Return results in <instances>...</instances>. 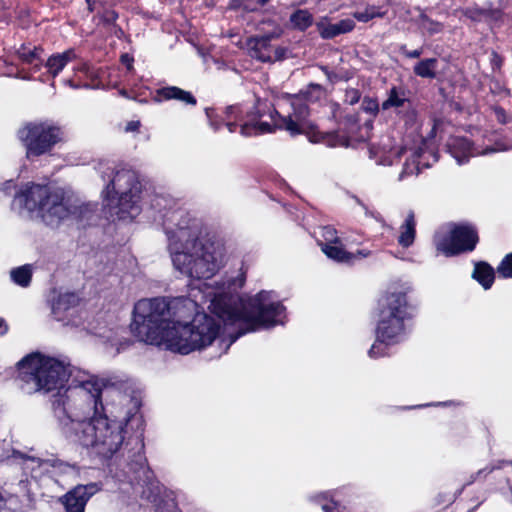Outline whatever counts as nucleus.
<instances>
[{
    "mask_svg": "<svg viewBox=\"0 0 512 512\" xmlns=\"http://www.w3.org/2000/svg\"><path fill=\"white\" fill-rule=\"evenodd\" d=\"M245 280V273L239 271L214 284H203L199 292L218 320L196 313L189 321L196 309L191 299H141L134 305L131 333L141 342L164 345L180 354L210 346L211 358L220 357L240 336L282 324L285 318V308L272 291L248 299L235 297Z\"/></svg>",
    "mask_w": 512,
    "mask_h": 512,
    "instance_id": "nucleus-1",
    "label": "nucleus"
},
{
    "mask_svg": "<svg viewBox=\"0 0 512 512\" xmlns=\"http://www.w3.org/2000/svg\"><path fill=\"white\" fill-rule=\"evenodd\" d=\"M19 377L33 383L35 390L59 389L70 378L64 394L53 400L55 416L63 435L73 443L90 448L98 455L110 457L124 442L127 420L102 415L101 394L107 381L86 371H70L62 362L40 353H32L18 362Z\"/></svg>",
    "mask_w": 512,
    "mask_h": 512,
    "instance_id": "nucleus-2",
    "label": "nucleus"
},
{
    "mask_svg": "<svg viewBox=\"0 0 512 512\" xmlns=\"http://www.w3.org/2000/svg\"><path fill=\"white\" fill-rule=\"evenodd\" d=\"M174 227L167 228L168 253L172 265L190 279H209L224 265L225 251L219 242L204 240L199 221L182 210L169 216Z\"/></svg>",
    "mask_w": 512,
    "mask_h": 512,
    "instance_id": "nucleus-3",
    "label": "nucleus"
},
{
    "mask_svg": "<svg viewBox=\"0 0 512 512\" xmlns=\"http://www.w3.org/2000/svg\"><path fill=\"white\" fill-rule=\"evenodd\" d=\"M292 112L281 116L278 111L271 109L267 101L257 99L255 111L241 105H232L226 108L225 125L230 133L240 127V134L245 137L271 133L275 128L297 135L314 130V125L308 121L309 110L307 104L300 98L290 100Z\"/></svg>",
    "mask_w": 512,
    "mask_h": 512,
    "instance_id": "nucleus-4",
    "label": "nucleus"
},
{
    "mask_svg": "<svg viewBox=\"0 0 512 512\" xmlns=\"http://www.w3.org/2000/svg\"><path fill=\"white\" fill-rule=\"evenodd\" d=\"M12 209L21 215L37 217L50 227H58L81 214V207L64 189L36 183H26L20 188Z\"/></svg>",
    "mask_w": 512,
    "mask_h": 512,
    "instance_id": "nucleus-5",
    "label": "nucleus"
},
{
    "mask_svg": "<svg viewBox=\"0 0 512 512\" xmlns=\"http://www.w3.org/2000/svg\"><path fill=\"white\" fill-rule=\"evenodd\" d=\"M102 178L108 179L103 190L104 206L112 217L132 220L141 211V183L135 171L107 167Z\"/></svg>",
    "mask_w": 512,
    "mask_h": 512,
    "instance_id": "nucleus-6",
    "label": "nucleus"
},
{
    "mask_svg": "<svg viewBox=\"0 0 512 512\" xmlns=\"http://www.w3.org/2000/svg\"><path fill=\"white\" fill-rule=\"evenodd\" d=\"M407 317L408 304L405 293L392 292L380 300L376 341L368 351L370 358L384 356L387 346L396 344L403 338L404 321Z\"/></svg>",
    "mask_w": 512,
    "mask_h": 512,
    "instance_id": "nucleus-7",
    "label": "nucleus"
},
{
    "mask_svg": "<svg viewBox=\"0 0 512 512\" xmlns=\"http://www.w3.org/2000/svg\"><path fill=\"white\" fill-rule=\"evenodd\" d=\"M61 136L60 128L48 122L28 123L18 131L28 158L49 152Z\"/></svg>",
    "mask_w": 512,
    "mask_h": 512,
    "instance_id": "nucleus-8",
    "label": "nucleus"
},
{
    "mask_svg": "<svg viewBox=\"0 0 512 512\" xmlns=\"http://www.w3.org/2000/svg\"><path fill=\"white\" fill-rule=\"evenodd\" d=\"M434 242L438 252L450 257L472 251L478 242V236L472 226L456 225L448 235L437 234Z\"/></svg>",
    "mask_w": 512,
    "mask_h": 512,
    "instance_id": "nucleus-9",
    "label": "nucleus"
},
{
    "mask_svg": "<svg viewBox=\"0 0 512 512\" xmlns=\"http://www.w3.org/2000/svg\"><path fill=\"white\" fill-rule=\"evenodd\" d=\"M448 148L451 155L455 158L458 164L465 163L469 157L487 155L494 152L505 151L507 146L502 143H495V145H487L485 148L482 146H473L467 138L455 137L448 143Z\"/></svg>",
    "mask_w": 512,
    "mask_h": 512,
    "instance_id": "nucleus-10",
    "label": "nucleus"
},
{
    "mask_svg": "<svg viewBox=\"0 0 512 512\" xmlns=\"http://www.w3.org/2000/svg\"><path fill=\"white\" fill-rule=\"evenodd\" d=\"M271 36L249 39L247 46L252 58L261 62H274L285 57L286 49L271 44Z\"/></svg>",
    "mask_w": 512,
    "mask_h": 512,
    "instance_id": "nucleus-11",
    "label": "nucleus"
},
{
    "mask_svg": "<svg viewBox=\"0 0 512 512\" xmlns=\"http://www.w3.org/2000/svg\"><path fill=\"white\" fill-rule=\"evenodd\" d=\"M99 489L96 483L76 486L63 497L66 512H84L88 500Z\"/></svg>",
    "mask_w": 512,
    "mask_h": 512,
    "instance_id": "nucleus-12",
    "label": "nucleus"
},
{
    "mask_svg": "<svg viewBox=\"0 0 512 512\" xmlns=\"http://www.w3.org/2000/svg\"><path fill=\"white\" fill-rule=\"evenodd\" d=\"M402 156H405V162L403 163L402 171L398 177L400 181L410 175H417L422 168L429 167L428 162L421 160V158L424 157V152L421 148L414 151L404 148L395 154L396 159H399Z\"/></svg>",
    "mask_w": 512,
    "mask_h": 512,
    "instance_id": "nucleus-13",
    "label": "nucleus"
},
{
    "mask_svg": "<svg viewBox=\"0 0 512 512\" xmlns=\"http://www.w3.org/2000/svg\"><path fill=\"white\" fill-rule=\"evenodd\" d=\"M320 246L328 258L340 263H354L370 255V251L366 249L357 250L356 253L348 252L343 247L342 241L338 244H320Z\"/></svg>",
    "mask_w": 512,
    "mask_h": 512,
    "instance_id": "nucleus-14",
    "label": "nucleus"
},
{
    "mask_svg": "<svg viewBox=\"0 0 512 512\" xmlns=\"http://www.w3.org/2000/svg\"><path fill=\"white\" fill-rule=\"evenodd\" d=\"M316 28L323 39H332L351 32L355 28V22L351 18H346L337 23H330L328 17H322L316 22Z\"/></svg>",
    "mask_w": 512,
    "mask_h": 512,
    "instance_id": "nucleus-15",
    "label": "nucleus"
},
{
    "mask_svg": "<svg viewBox=\"0 0 512 512\" xmlns=\"http://www.w3.org/2000/svg\"><path fill=\"white\" fill-rule=\"evenodd\" d=\"M155 100L161 102L163 100H177L187 105H196V98L188 91L176 86L163 87L157 90Z\"/></svg>",
    "mask_w": 512,
    "mask_h": 512,
    "instance_id": "nucleus-16",
    "label": "nucleus"
},
{
    "mask_svg": "<svg viewBox=\"0 0 512 512\" xmlns=\"http://www.w3.org/2000/svg\"><path fill=\"white\" fill-rule=\"evenodd\" d=\"M416 236V221L412 211L408 213L404 223L400 226L398 236V243L404 248L410 247L415 240Z\"/></svg>",
    "mask_w": 512,
    "mask_h": 512,
    "instance_id": "nucleus-17",
    "label": "nucleus"
},
{
    "mask_svg": "<svg viewBox=\"0 0 512 512\" xmlns=\"http://www.w3.org/2000/svg\"><path fill=\"white\" fill-rule=\"evenodd\" d=\"M76 55L73 50H67L63 53H58L50 56L45 64L48 69V72L51 74L53 78H55L64 67L74 60Z\"/></svg>",
    "mask_w": 512,
    "mask_h": 512,
    "instance_id": "nucleus-18",
    "label": "nucleus"
},
{
    "mask_svg": "<svg viewBox=\"0 0 512 512\" xmlns=\"http://www.w3.org/2000/svg\"><path fill=\"white\" fill-rule=\"evenodd\" d=\"M494 275V270L489 264L486 262H479L475 264L472 277L487 290L494 282Z\"/></svg>",
    "mask_w": 512,
    "mask_h": 512,
    "instance_id": "nucleus-19",
    "label": "nucleus"
},
{
    "mask_svg": "<svg viewBox=\"0 0 512 512\" xmlns=\"http://www.w3.org/2000/svg\"><path fill=\"white\" fill-rule=\"evenodd\" d=\"M79 298L74 293H63L60 294L57 299L53 302L52 310L56 316H60L61 313L68 311L70 308L75 307L78 304Z\"/></svg>",
    "mask_w": 512,
    "mask_h": 512,
    "instance_id": "nucleus-20",
    "label": "nucleus"
},
{
    "mask_svg": "<svg viewBox=\"0 0 512 512\" xmlns=\"http://www.w3.org/2000/svg\"><path fill=\"white\" fill-rule=\"evenodd\" d=\"M407 98L405 92L397 87H392L389 92L387 99L383 101L381 108L382 110H389L391 108H399L404 105Z\"/></svg>",
    "mask_w": 512,
    "mask_h": 512,
    "instance_id": "nucleus-21",
    "label": "nucleus"
},
{
    "mask_svg": "<svg viewBox=\"0 0 512 512\" xmlns=\"http://www.w3.org/2000/svg\"><path fill=\"white\" fill-rule=\"evenodd\" d=\"M437 63L436 58L421 60L414 66V73L422 78H434L436 76Z\"/></svg>",
    "mask_w": 512,
    "mask_h": 512,
    "instance_id": "nucleus-22",
    "label": "nucleus"
},
{
    "mask_svg": "<svg viewBox=\"0 0 512 512\" xmlns=\"http://www.w3.org/2000/svg\"><path fill=\"white\" fill-rule=\"evenodd\" d=\"M290 21L295 28L304 31L312 25L313 16L308 10L299 9L291 15Z\"/></svg>",
    "mask_w": 512,
    "mask_h": 512,
    "instance_id": "nucleus-23",
    "label": "nucleus"
},
{
    "mask_svg": "<svg viewBox=\"0 0 512 512\" xmlns=\"http://www.w3.org/2000/svg\"><path fill=\"white\" fill-rule=\"evenodd\" d=\"M310 140L313 142H323L329 147H337V146H346L347 141L334 133L331 134H322L320 132H314L310 137Z\"/></svg>",
    "mask_w": 512,
    "mask_h": 512,
    "instance_id": "nucleus-24",
    "label": "nucleus"
},
{
    "mask_svg": "<svg viewBox=\"0 0 512 512\" xmlns=\"http://www.w3.org/2000/svg\"><path fill=\"white\" fill-rule=\"evenodd\" d=\"M11 279L14 283L27 287L31 281L32 277V268L30 265H24L18 268L11 270L10 272Z\"/></svg>",
    "mask_w": 512,
    "mask_h": 512,
    "instance_id": "nucleus-25",
    "label": "nucleus"
},
{
    "mask_svg": "<svg viewBox=\"0 0 512 512\" xmlns=\"http://www.w3.org/2000/svg\"><path fill=\"white\" fill-rule=\"evenodd\" d=\"M386 15V11H381L376 6L368 5L364 11H356L353 13V17L359 22H368L374 18H383Z\"/></svg>",
    "mask_w": 512,
    "mask_h": 512,
    "instance_id": "nucleus-26",
    "label": "nucleus"
},
{
    "mask_svg": "<svg viewBox=\"0 0 512 512\" xmlns=\"http://www.w3.org/2000/svg\"><path fill=\"white\" fill-rule=\"evenodd\" d=\"M42 53V49L40 47H29L26 45H22L17 50L18 57L25 63H33L36 60H40V55Z\"/></svg>",
    "mask_w": 512,
    "mask_h": 512,
    "instance_id": "nucleus-27",
    "label": "nucleus"
},
{
    "mask_svg": "<svg viewBox=\"0 0 512 512\" xmlns=\"http://www.w3.org/2000/svg\"><path fill=\"white\" fill-rule=\"evenodd\" d=\"M419 25L422 30L427 31L431 35L439 33L442 30V25L440 23L434 22L423 14L420 16Z\"/></svg>",
    "mask_w": 512,
    "mask_h": 512,
    "instance_id": "nucleus-28",
    "label": "nucleus"
},
{
    "mask_svg": "<svg viewBox=\"0 0 512 512\" xmlns=\"http://www.w3.org/2000/svg\"><path fill=\"white\" fill-rule=\"evenodd\" d=\"M497 271L504 278H512V253L502 260Z\"/></svg>",
    "mask_w": 512,
    "mask_h": 512,
    "instance_id": "nucleus-29",
    "label": "nucleus"
},
{
    "mask_svg": "<svg viewBox=\"0 0 512 512\" xmlns=\"http://www.w3.org/2000/svg\"><path fill=\"white\" fill-rule=\"evenodd\" d=\"M322 237L324 238V242L321 244H338L341 241L337 236V231L330 226L322 228Z\"/></svg>",
    "mask_w": 512,
    "mask_h": 512,
    "instance_id": "nucleus-30",
    "label": "nucleus"
},
{
    "mask_svg": "<svg viewBox=\"0 0 512 512\" xmlns=\"http://www.w3.org/2000/svg\"><path fill=\"white\" fill-rule=\"evenodd\" d=\"M484 11H485V6H483V7L475 6V7L467 8L464 12V15L473 21H481V20H484V16H485Z\"/></svg>",
    "mask_w": 512,
    "mask_h": 512,
    "instance_id": "nucleus-31",
    "label": "nucleus"
},
{
    "mask_svg": "<svg viewBox=\"0 0 512 512\" xmlns=\"http://www.w3.org/2000/svg\"><path fill=\"white\" fill-rule=\"evenodd\" d=\"M246 0H233L231 3H230V7L231 8H237V7H240L243 5V8L245 10H248V11H255L258 6H263L265 5L269 0H257V3L256 4H245Z\"/></svg>",
    "mask_w": 512,
    "mask_h": 512,
    "instance_id": "nucleus-32",
    "label": "nucleus"
},
{
    "mask_svg": "<svg viewBox=\"0 0 512 512\" xmlns=\"http://www.w3.org/2000/svg\"><path fill=\"white\" fill-rule=\"evenodd\" d=\"M484 20L498 21L502 18V11L498 8H493L490 4L485 6Z\"/></svg>",
    "mask_w": 512,
    "mask_h": 512,
    "instance_id": "nucleus-33",
    "label": "nucleus"
},
{
    "mask_svg": "<svg viewBox=\"0 0 512 512\" xmlns=\"http://www.w3.org/2000/svg\"><path fill=\"white\" fill-rule=\"evenodd\" d=\"M117 18H118L117 13L115 11L109 10V9L104 10L101 15V20L106 25H113L115 23V21L117 20Z\"/></svg>",
    "mask_w": 512,
    "mask_h": 512,
    "instance_id": "nucleus-34",
    "label": "nucleus"
},
{
    "mask_svg": "<svg viewBox=\"0 0 512 512\" xmlns=\"http://www.w3.org/2000/svg\"><path fill=\"white\" fill-rule=\"evenodd\" d=\"M363 108L365 111H367L371 114H375L379 110V105L375 100L368 99V100H364Z\"/></svg>",
    "mask_w": 512,
    "mask_h": 512,
    "instance_id": "nucleus-35",
    "label": "nucleus"
},
{
    "mask_svg": "<svg viewBox=\"0 0 512 512\" xmlns=\"http://www.w3.org/2000/svg\"><path fill=\"white\" fill-rule=\"evenodd\" d=\"M400 51L407 58H419L423 53L422 49H415L410 51L406 48V46H402Z\"/></svg>",
    "mask_w": 512,
    "mask_h": 512,
    "instance_id": "nucleus-36",
    "label": "nucleus"
},
{
    "mask_svg": "<svg viewBox=\"0 0 512 512\" xmlns=\"http://www.w3.org/2000/svg\"><path fill=\"white\" fill-rule=\"evenodd\" d=\"M140 122L139 121H130L127 123L125 131L127 132H135L139 129Z\"/></svg>",
    "mask_w": 512,
    "mask_h": 512,
    "instance_id": "nucleus-37",
    "label": "nucleus"
},
{
    "mask_svg": "<svg viewBox=\"0 0 512 512\" xmlns=\"http://www.w3.org/2000/svg\"><path fill=\"white\" fill-rule=\"evenodd\" d=\"M321 507L324 512H334V510L337 509V504L334 502H332L330 504L324 503V504H321Z\"/></svg>",
    "mask_w": 512,
    "mask_h": 512,
    "instance_id": "nucleus-38",
    "label": "nucleus"
},
{
    "mask_svg": "<svg viewBox=\"0 0 512 512\" xmlns=\"http://www.w3.org/2000/svg\"><path fill=\"white\" fill-rule=\"evenodd\" d=\"M348 96H350L351 104L357 102L360 98V95L357 90H351L348 92Z\"/></svg>",
    "mask_w": 512,
    "mask_h": 512,
    "instance_id": "nucleus-39",
    "label": "nucleus"
},
{
    "mask_svg": "<svg viewBox=\"0 0 512 512\" xmlns=\"http://www.w3.org/2000/svg\"><path fill=\"white\" fill-rule=\"evenodd\" d=\"M89 12H93L96 9L97 0H86Z\"/></svg>",
    "mask_w": 512,
    "mask_h": 512,
    "instance_id": "nucleus-40",
    "label": "nucleus"
},
{
    "mask_svg": "<svg viewBox=\"0 0 512 512\" xmlns=\"http://www.w3.org/2000/svg\"><path fill=\"white\" fill-rule=\"evenodd\" d=\"M206 114H207V117L209 118L210 120V125L215 129V130H218L219 126H218V123L216 121H213L212 120V116H211V112L209 109L206 110Z\"/></svg>",
    "mask_w": 512,
    "mask_h": 512,
    "instance_id": "nucleus-41",
    "label": "nucleus"
},
{
    "mask_svg": "<svg viewBox=\"0 0 512 512\" xmlns=\"http://www.w3.org/2000/svg\"><path fill=\"white\" fill-rule=\"evenodd\" d=\"M8 330V327L3 319H0V336L4 335Z\"/></svg>",
    "mask_w": 512,
    "mask_h": 512,
    "instance_id": "nucleus-42",
    "label": "nucleus"
},
{
    "mask_svg": "<svg viewBox=\"0 0 512 512\" xmlns=\"http://www.w3.org/2000/svg\"><path fill=\"white\" fill-rule=\"evenodd\" d=\"M121 60H122V62H123L124 64H126V65H127L128 69H130V68H131V61H132V60L130 59V57H129L127 54L123 55V56L121 57Z\"/></svg>",
    "mask_w": 512,
    "mask_h": 512,
    "instance_id": "nucleus-43",
    "label": "nucleus"
},
{
    "mask_svg": "<svg viewBox=\"0 0 512 512\" xmlns=\"http://www.w3.org/2000/svg\"><path fill=\"white\" fill-rule=\"evenodd\" d=\"M382 164L384 165H392L394 163V161H387V160H384L381 162Z\"/></svg>",
    "mask_w": 512,
    "mask_h": 512,
    "instance_id": "nucleus-44",
    "label": "nucleus"
},
{
    "mask_svg": "<svg viewBox=\"0 0 512 512\" xmlns=\"http://www.w3.org/2000/svg\"><path fill=\"white\" fill-rule=\"evenodd\" d=\"M67 84H68L70 87H72V88H77V86H76V85H74V84L72 83V81H71V80H68V81H67Z\"/></svg>",
    "mask_w": 512,
    "mask_h": 512,
    "instance_id": "nucleus-45",
    "label": "nucleus"
},
{
    "mask_svg": "<svg viewBox=\"0 0 512 512\" xmlns=\"http://www.w3.org/2000/svg\"><path fill=\"white\" fill-rule=\"evenodd\" d=\"M429 155L433 158L434 161H437V157L434 153L430 152Z\"/></svg>",
    "mask_w": 512,
    "mask_h": 512,
    "instance_id": "nucleus-46",
    "label": "nucleus"
},
{
    "mask_svg": "<svg viewBox=\"0 0 512 512\" xmlns=\"http://www.w3.org/2000/svg\"><path fill=\"white\" fill-rule=\"evenodd\" d=\"M4 501V497L2 496V494L0 493V503Z\"/></svg>",
    "mask_w": 512,
    "mask_h": 512,
    "instance_id": "nucleus-47",
    "label": "nucleus"
},
{
    "mask_svg": "<svg viewBox=\"0 0 512 512\" xmlns=\"http://www.w3.org/2000/svg\"><path fill=\"white\" fill-rule=\"evenodd\" d=\"M498 120H501V122H504V119H501L500 115H497Z\"/></svg>",
    "mask_w": 512,
    "mask_h": 512,
    "instance_id": "nucleus-48",
    "label": "nucleus"
},
{
    "mask_svg": "<svg viewBox=\"0 0 512 512\" xmlns=\"http://www.w3.org/2000/svg\"><path fill=\"white\" fill-rule=\"evenodd\" d=\"M498 120H501V122H504V119H501L500 115H497Z\"/></svg>",
    "mask_w": 512,
    "mask_h": 512,
    "instance_id": "nucleus-49",
    "label": "nucleus"
},
{
    "mask_svg": "<svg viewBox=\"0 0 512 512\" xmlns=\"http://www.w3.org/2000/svg\"><path fill=\"white\" fill-rule=\"evenodd\" d=\"M498 120H501V122H504V119H501L500 115H497Z\"/></svg>",
    "mask_w": 512,
    "mask_h": 512,
    "instance_id": "nucleus-50",
    "label": "nucleus"
},
{
    "mask_svg": "<svg viewBox=\"0 0 512 512\" xmlns=\"http://www.w3.org/2000/svg\"><path fill=\"white\" fill-rule=\"evenodd\" d=\"M326 496H327V493H324L323 495H321V497H323V498H326Z\"/></svg>",
    "mask_w": 512,
    "mask_h": 512,
    "instance_id": "nucleus-51",
    "label": "nucleus"
}]
</instances>
